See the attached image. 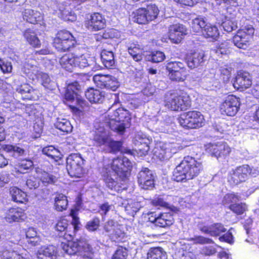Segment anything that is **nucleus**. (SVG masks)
I'll list each match as a JSON object with an SVG mask.
<instances>
[{"label": "nucleus", "mask_w": 259, "mask_h": 259, "mask_svg": "<svg viewBox=\"0 0 259 259\" xmlns=\"http://www.w3.org/2000/svg\"><path fill=\"white\" fill-rule=\"evenodd\" d=\"M41 82V84L46 88L50 90H53L55 83L52 81L48 74L43 72L39 73L38 78L36 79Z\"/></svg>", "instance_id": "45"}, {"label": "nucleus", "mask_w": 259, "mask_h": 259, "mask_svg": "<svg viewBox=\"0 0 259 259\" xmlns=\"http://www.w3.org/2000/svg\"><path fill=\"white\" fill-rule=\"evenodd\" d=\"M0 257L2 259H26L16 251L7 248V247H0Z\"/></svg>", "instance_id": "39"}, {"label": "nucleus", "mask_w": 259, "mask_h": 259, "mask_svg": "<svg viewBox=\"0 0 259 259\" xmlns=\"http://www.w3.org/2000/svg\"><path fill=\"white\" fill-rule=\"evenodd\" d=\"M68 200L66 196L62 194H58L55 198V206L58 211H62L66 209Z\"/></svg>", "instance_id": "46"}, {"label": "nucleus", "mask_w": 259, "mask_h": 259, "mask_svg": "<svg viewBox=\"0 0 259 259\" xmlns=\"http://www.w3.org/2000/svg\"><path fill=\"white\" fill-rule=\"evenodd\" d=\"M3 149L7 152L13 153L14 154L16 153L18 156L22 155L24 153V150L17 146L6 145L4 146Z\"/></svg>", "instance_id": "56"}, {"label": "nucleus", "mask_w": 259, "mask_h": 259, "mask_svg": "<svg viewBox=\"0 0 259 259\" xmlns=\"http://www.w3.org/2000/svg\"><path fill=\"white\" fill-rule=\"evenodd\" d=\"M255 84L252 91V94L256 98H259V67L256 70V76Z\"/></svg>", "instance_id": "64"}, {"label": "nucleus", "mask_w": 259, "mask_h": 259, "mask_svg": "<svg viewBox=\"0 0 259 259\" xmlns=\"http://www.w3.org/2000/svg\"><path fill=\"white\" fill-rule=\"evenodd\" d=\"M231 42L232 41L230 40L224 41L219 46L217 50H213L212 51L216 53L218 56L220 54H226L227 53V49L230 47Z\"/></svg>", "instance_id": "57"}, {"label": "nucleus", "mask_w": 259, "mask_h": 259, "mask_svg": "<svg viewBox=\"0 0 259 259\" xmlns=\"http://www.w3.org/2000/svg\"><path fill=\"white\" fill-rule=\"evenodd\" d=\"M152 139L145 135L138 134L136 137L135 144L138 146L136 151L140 156L146 155L150 149Z\"/></svg>", "instance_id": "25"}, {"label": "nucleus", "mask_w": 259, "mask_h": 259, "mask_svg": "<svg viewBox=\"0 0 259 259\" xmlns=\"http://www.w3.org/2000/svg\"><path fill=\"white\" fill-rule=\"evenodd\" d=\"M202 169L201 162L187 156L174 169L172 179L177 182L192 180L198 176Z\"/></svg>", "instance_id": "3"}, {"label": "nucleus", "mask_w": 259, "mask_h": 259, "mask_svg": "<svg viewBox=\"0 0 259 259\" xmlns=\"http://www.w3.org/2000/svg\"><path fill=\"white\" fill-rule=\"evenodd\" d=\"M17 91L21 94L23 98L28 100H36L39 97V92L33 89L28 83L21 85L17 89Z\"/></svg>", "instance_id": "28"}, {"label": "nucleus", "mask_w": 259, "mask_h": 259, "mask_svg": "<svg viewBox=\"0 0 259 259\" xmlns=\"http://www.w3.org/2000/svg\"><path fill=\"white\" fill-rule=\"evenodd\" d=\"M187 33L186 28L182 24H176L169 26L168 29L169 39L175 44L180 42L183 37Z\"/></svg>", "instance_id": "21"}, {"label": "nucleus", "mask_w": 259, "mask_h": 259, "mask_svg": "<svg viewBox=\"0 0 259 259\" xmlns=\"http://www.w3.org/2000/svg\"><path fill=\"white\" fill-rule=\"evenodd\" d=\"M26 185L30 189H35L40 185L39 179L36 176L35 170L31 172L26 181Z\"/></svg>", "instance_id": "53"}, {"label": "nucleus", "mask_w": 259, "mask_h": 259, "mask_svg": "<svg viewBox=\"0 0 259 259\" xmlns=\"http://www.w3.org/2000/svg\"><path fill=\"white\" fill-rule=\"evenodd\" d=\"M240 106L239 98L233 95L227 96L220 106V111L223 115L233 116L238 111Z\"/></svg>", "instance_id": "13"}, {"label": "nucleus", "mask_w": 259, "mask_h": 259, "mask_svg": "<svg viewBox=\"0 0 259 259\" xmlns=\"http://www.w3.org/2000/svg\"><path fill=\"white\" fill-rule=\"evenodd\" d=\"M93 80L98 87L113 91H116L119 87L117 79L110 75L96 74L93 77Z\"/></svg>", "instance_id": "16"}, {"label": "nucleus", "mask_w": 259, "mask_h": 259, "mask_svg": "<svg viewBox=\"0 0 259 259\" xmlns=\"http://www.w3.org/2000/svg\"><path fill=\"white\" fill-rule=\"evenodd\" d=\"M248 165H243L231 170L229 172L228 181L232 185H238L245 182L248 177Z\"/></svg>", "instance_id": "17"}, {"label": "nucleus", "mask_w": 259, "mask_h": 259, "mask_svg": "<svg viewBox=\"0 0 259 259\" xmlns=\"http://www.w3.org/2000/svg\"><path fill=\"white\" fill-rule=\"evenodd\" d=\"M198 228L202 233L213 237L218 236L226 231V229L221 223H214L210 225L201 223L198 225Z\"/></svg>", "instance_id": "26"}, {"label": "nucleus", "mask_w": 259, "mask_h": 259, "mask_svg": "<svg viewBox=\"0 0 259 259\" xmlns=\"http://www.w3.org/2000/svg\"><path fill=\"white\" fill-rule=\"evenodd\" d=\"M108 142L104 146L107 147L110 152H115L119 150L121 146V143L120 142L112 140L110 137Z\"/></svg>", "instance_id": "59"}, {"label": "nucleus", "mask_w": 259, "mask_h": 259, "mask_svg": "<svg viewBox=\"0 0 259 259\" xmlns=\"http://www.w3.org/2000/svg\"><path fill=\"white\" fill-rule=\"evenodd\" d=\"M42 152L55 161H58L61 158L62 155L60 152L53 146L44 147L42 150Z\"/></svg>", "instance_id": "42"}, {"label": "nucleus", "mask_w": 259, "mask_h": 259, "mask_svg": "<svg viewBox=\"0 0 259 259\" xmlns=\"http://www.w3.org/2000/svg\"><path fill=\"white\" fill-rule=\"evenodd\" d=\"M229 209L237 215L242 214L247 210V206L244 203H237L231 204Z\"/></svg>", "instance_id": "55"}, {"label": "nucleus", "mask_w": 259, "mask_h": 259, "mask_svg": "<svg viewBox=\"0 0 259 259\" xmlns=\"http://www.w3.org/2000/svg\"><path fill=\"white\" fill-rule=\"evenodd\" d=\"M3 106L6 108H9V110L12 111H17L19 109H24L26 107L25 105L16 100L9 103L4 102Z\"/></svg>", "instance_id": "54"}, {"label": "nucleus", "mask_w": 259, "mask_h": 259, "mask_svg": "<svg viewBox=\"0 0 259 259\" xmlns=\"http://www.w3.org/2000/svg\"><path fill=\"white\" fill-rule=\"evenodd\" d=\"M254 33V29L251 26L245 27L244 29L239 30L233 38L234 45L240 49H245Z\"/></svg>", "instance_id": "14"}, {"label": "nucleus", "mask_w": 259, "mask_h": 259, "mask_svg": "<svg viewBox=\"0 0 259 259\" xmlns=\"http://www.w3.org/2000/svg\"><path fill=\"white\" fill-rule=\"evenodd\" d=\"M104 229L112 236V238L114 239L115 241H121L120 238L124 236V234L120 230L116 229L115 223L112 220L109 221L107 222L105 225Z\"/></svg>", "instance_id": "35"}, {"label": "nucleus", "mask_w": 259, "mask_h": 259, "mask_svg": "<svg viewBox=\"0 0 259 259\" xmlns=\"http://www.w3.org/2000/svg\"><path fill=\"white\" fill-rule=\"evenodd\" d=\"M148 22L156 19L159 14V10L155 5H150L145 8H143Z\"/></svg>", "instance_id": "47"}, {"label": "nucleus", "mask_w": 259, "mask_h": 259, "mask_svg": "<svg viewBox=\"0 0 259 259\" xmlns=\"http://www.w3.org/2000/svg\"><path fill=\"white\" fill-rule=\"evenodd\" d=\"M23 36L28 44L34 48H39L40 41L35 33L30 29H26L23 33Z\"/></svg>", "instance_id": "38"}, {"label": "nucleus", "mask_w": 259, "mask_h": 259, "mask_svg": "<svg viewBox=\"0 0 259 259\" xmlns=\"http://www.w3.org/2000/svg\"><path fill=\"white\" fill-rule=\"evenodd\" d=\"M110 132L104 126L100 125L93 132L92 140L94 146L101 147L105 146L109 142Z\"/></svg>", "instance_id": "19"}, {"label": "nucleus", "mask_w": 259, "mask_h": 259, "mask_svg": "<svg viewBox=\"0 0 259 259\" xmlns=\"http://www.w3.org/2000/svg\"><path fill=\"white\" fill-rule=\"evenodd\" d=\"M91 58L88 54H81L76 51L65 54L59 60L61 67L69 71H72L73 67H87L91 64Z\"/></svg>", "instance_id": "5"}, {"label": "nucleus", "mask_w": 259, "mask_h": 259, "mask_svg": "<svg viewBox=\"0 0 259 259\" xmlns=\"http://www.w3.org/2000/svg\"><path fill=\"white\" fill-rule=\"evenodd\" d=\"M74 36L68 31L63 30L59 31L54 39L53 45L58 51L69 50L75 44Z\"/></svg>", "instance_id": "11"}, {"label": "nucleus", "mask_w": 259, "mask_h": 259, "mask_svg": "<svg viewBox=\"0 0 259 259\" xmlns=\"http://www.w3.org/2000/svg\"><path fill=\"white\" fill-rule=\"evenodd\" d=\"M204 54L203 52H196L189 54L186 58L188 66L193 69L198 67L204 61Z\"/></svg>", "instance_id": "29"}, {"label": "nucleus", "mask_w": 259, "mask_h": 259, "mask_svg": "<svg viewBox=\"0 0 259 259\" xmlns=\"http://www.w3.org/2000/svg\"><path fill=\"white\" fill-rule=\"evenodd\" d=\"M57 250L55 246L49 245L42 247L37 252L38 259H56Z\"/></svg>", "instance_id": "30"}, {"label": "nucleus", "mask_w": 259, "mask_h": 259, "mask_svg": "<svg viewBox=\"0 0 259 259\" xmlns=\"http://www.w3.org/2000/svg\"><path fill=\"white\" fill-rule=\"evenodd\" d=\"M128 51L135 61L138 62L142 59V51L139 45H133L128 47Z\"/></svg>", "instance_id": "49"}, {"label": "nucleus", "mask_w": 259, "mask_h": 259, "mask_svg": "<svg viewBox=\"0 0 259 259\" xmlns=\"http://www.w3.org/2000/svg\"><path fill=\"white\" fill-rule=\"evenodd\" d=\"M205 28L203 29L202 34L207 38L216 39L219 35V32L217 27L208 23Z\"/></svg>", "instance_id": "43"}, {"label": "nucleus", "mask_w": 259, "mask_h": 259, "mask_svg": "<svg viewBox=\"0 0 259 259\" xmlns=\"http://www.w3.org/2000/svg\"><path fill=\"white\" fill-rule=\"evenodd\" d=\"M127 256V250L123 247L118 248L113 255L112 259H126Z\"/></svg>", "instance_id": "61"}, {"label": "nucleus", "mask_w": 259, "mask_h": 259, "mask_svg": "<svg viewBox=\"0 0 259 259\" xmlns=\"http://www.w3.org/2000/svg\"><path fill=\"white\" fill-rule=\"evenodd\" d=\"M56 128L65 133H70L72 131L73 126L70 122L66 118L58 117L54 123Z\"/></svg>", "instance_id": "41"}, {"label": "nucleus", "mask_w": 259, "mask_h": 259, "mask_svg": "<svg viewBox=\"0 0 259 259\" xmlns=\"http://www.w3.org/2000/svg\"><path fill=\"white\" fill-rule=\"evenodd\" d=\"M138 182L140 187L148 190L154 186V176L152 172L147 168H144L138 175Z\"/></svg>", "instance_id": "20"}, {"label": "nucleus", "mask_w": 259, "mask_h": 259, "mask_svg": "<svg viewBox=\"0 0 259 259\" xmlns=\"http://www.w3.org/2000/svg\"><path fill=\"white\" fill-rule=\"evenodd\" d=\"M35 174L45 185L53 184L56 181V177L38 167L35 169Z\"/></svg>", "instance_id": "37"}, {"label": "nucleus", "mask_w": 259, "mask_h": 259, "mask_svg": "<svg viewBox=\"0 0 259 259\" xmlns=\"http://www.w3.org/2000/svg\"><path fill=\"white\" fill-rule=\"evenodd\" d=\"M21 70L26 76L33 81L38 78L39 73L40 72L37 66L28 62H25Z\"/></svg>", "instance_id": "31"}, {"label": "nucleus", "mask_w": 259, "mask_h": 259, "mask_svg": "<svg viewBox=\"0 0 259 259\" xmlns=\"http://www.w3.org/2000/svg\"><path fill=\"white\" fill-rule=\"evenodd\" d=\"M106 20L104 17L99 13H94L86 21L85 26L89 30L98 31L104 28Z\"/></svg>", "instance_id": "22"}, {"label": "nucleus", "mask_w": 259, "mask_h": 259, "mask_svg": "<svg viewBox=\"0 0 259 259\" xmlns=\"http://www.w3.org/2000/svg\"><path fill=\"white\" fill-rule=\"evenodd\" d=\"M132 167V163L124 156L113 159L110 166L105 165L103 169L104 181L106 186L111 190L118 192L121 187L119 185L117 177L124 182L129 175L128 170Z\"/></svg>", "instance_id": "1"}, {"label": "nucleus", "mask_w": 259, "mask_h": 259, "mask_svg": "<svg viewBox=\"0 0 259 259\" xmlns=\"http://www.w3.org/2000/svg\"><path fill=\"white\" fill-rule=\"evenodd\" d=\"M206 151L217 158H225L230 154L231 148L228 145L224 142L217 144H210L207 146Z\"/></svg>", "instance_id": "18"}, {"label": "nucleus", "mask_w": 259, "mask_h": 259, "mask_svg": "<svg viewBox=\"0 0 259 259\" xmlns=\"http://www.w3.org/2000/svg\"><path fill=\"white\" fill-rule=\"evenodd\" d=\"M66 168L71 177L81 178L84 174V160L80 155H70L66 159Z\"/></svg>", "instance_id": "10"}, {"label": "nucleus", "mask_w": 259, "mask_h": 259, "mask_svg": "<svg viewBox=\"0 0 259 259\" xmlns=\"http://www.w3.org/2000/svg\"><path fill=\"white\" fill-rule=\"evenodd\" d=\"M148 259H167V254L160 247L151 248L147 254Z\"/></svg>", "instance_id": "44"}, {"label": "nucleus", "mask_w": 259, "mask_h": 259, "mask_svg": "<svg viewBox=\"0 0 259 259\" xmlns=\"http://www.w3.org/2000/svg\"><path fill=\"white\" fill-rule=\"evenodd\" d=\"M240 200V197L234 193H228L225 195L223 200L224 205L229 207L231 204L236 203Z\"/></svg>", "instance_id": "50"}, {"label": "nucleus", "mask_w": 259, "mask_h": 259, "mask_svg": "<svg viewBox=\"0 0 259 259\" xmlns=\"http://www.w3.org/2000/svg\"><path fill=\"white\" fill-rule=\"evenodd\" d=\"M80 87L77 82H74L68 85L65 94V99L67 102L75 101L76 105H70L69 107L73 112L82 116L83 112L88 108L87 102L80 96Z\"/></svg>", "instance_id": "4"}, {"label": "nucleus", "mask_w": 259, "mask_h": 259, "mask_svg": "<svg viewBox=\"0 0 259 259\" xmlns=\"http://www.w3.org/2000/svg\"><path fill=\"white\" fill-rule=\"evenodd\" d=\"M232 9L228 7L225 11L226 13L217 14V18L219 23H221L224 30L230 32L237 28V20L235 18V14L231 13Z\"/></svg>", "instance_id": "15"}, {"label": "nucleus", "mask_w": 259, "mask_h": 259, "mask_svg": "<svg viewBox=\"0 0 259 259\" xmlns=\"http://www.w3.org/2000/svg\"><path fill=\"white\" fill-rule=\"evenodd\" d=\"M10 194L12 200L15 202L25 203L28 201L26 193L16 187L10 189Z\"/></svg>", "instance_id": "33"}, {"label": "nucleus", "mask_w": 259, "mask_h": 259, "mask_svg": "<svg viewBox=\"0 0 259 259\" xmlns=\"http://www.w3.org/2000/svg\"><path fill=\"white\" fill-rule=\"evenodd\" d=\"M165 57V55L163 52L156 51L152 54L151 60L153 62L158 63L164 60Z\"/></svg>", "instance_id": "63"}, {"label": "nucleus", "mask_w": 259, "mask_h": 259, "mask_svg": "<svg viewBox=\"0 0 259 259\" xmlns=\"http://www.w3.org/2000/svg\"><path fill=\"white\" fill-rule=\"evenodd\" d=\"M184 146L177 143L157 142L153 149V155L161 161L169 159L174 154L182 150Z\"/></svg>", "instance_id": "7"}, {"label": "nucleus", "mask_w": 259, "mask_h": 259, "mask_svg": "<svg viewBox=\"0 0 259 259\" xmlns=\"http://www.w3.org/2000/svg\"><path fill=\"white\" fill-rule=\"evenodd\" d=\"M133 21L139 24H145L148 22L143 8L139 9L134 13Z\"/></svg>", "instance_id": "52"}, {"label": "nucleus", "mask_w": 259, "mask_h": 259, "mask_svg": "<svg viewBox=\"0 0 259 259\" xmlns=\"http://www.w3.org/2000/svg\"><path fill=\"white\" fill-rule=\"evenodd\" d=\"M179 122L186 129H195L203 126L205 119L200 112L190 111L182 114L179 118Z\"/></svg>", "instance_id": "8"}, {"label": "nucleus", "mask_w": 259, "mask_h": 259, "mask_svg": "<svg viewBox=\"0 0 259 259\" xmlns=\"http://www.w3.org/2000/svg\"><path fill=\"white\" fill-rule=\"evenodd\" d=\"M166 69L171 80L183 81L186 79L187 72L184 63L179 61L170 62L167 64Z\"/></svg>", "instance_id": "12"}, {"label": "nucleus", "mask_w": 259, "mask_h": 259, "mask_svg": "<svg viewBox=\"0 0 259 259\" xmlns=\"http://www.w3.org/2000/svg\"><path fill=\"white\" fill-rule=\"evenodd\" d=\"M164 104L165 107L171 110L182 111L190 107L191 100L186 93L180 92L166 95Z\"/></svg>", "instance_id": "6"}, {"label": "nucleus", "mask_w": 259, "mask_h": 259, "mask_svg": "<svg viewBox=\"0 0 259 259\" xmlns=\"http://www.w3.org/2000/svg\"><path fill=\"white\" fill-rule=\"evenodd\" d=\"M149 215V222L153 223L156 226L165 228L173 223L172 216L169 213H162L158 217L154 215L153 213H151Z\"/></svg>", "instance_id": "23"}, {"label": "nucleus", "mask_w": 259, "mask_h": 259, "mask_svg": "<svg viewBox=\"0 0 259 259\" xmlns=\"http://www.w3.org/2000/svg\"><path fill=\"white\" fill-rule=\"evenodd\" d=\"M0 68L3 73L7 74L12 72L13 67L11 62L0 58Z\"/></svg>", "instance_id": "58"}, {"label": "nucleus", "mask_w": 259, "mask_h": 259, "mask_svg": "<svg viewBox=\"0 0 259 259\" xmlns=\"http://www.w3.org/2000/svg\"><path fill=\"white\" fill-rule=\"evenodd\" d=\"M26 238L29 239L28 242L32 245L36 246L40 242V238L37 236V232L35 229L33 228H29L26 232Z\"/></svg>", "instance_id": "48"}, {"label": "nucleus", "mask_w": 259, "mask_h": 259, "mask_svg": "<svg viewBox=\"0 0 259 259\" xmlns=\"http://www.w3.org/2000/svg\"><path fill=\"white\" fill-rule=\"evenodd\" d=\"M191 240L193 241L194 243L201 244H209L213 242L212 239L204 237L202 236H196L192 238Z\"/></svg>", "instance_id": "62"}, {"label": "nucleus", "mask_w": 259, "mask_h": 259, "mask_svg": "<svg viewBox=\"0 0 259 259\" xmlns=\"http://www.w3.org/2000/svg\"><path fill=\"white\" fill-rule=\"evenodd\" d=\"M99 219L98 218H94L87 223L85 228L89 231L93 232L96 231L99 228Z\"/></svg>", "instance_id": "60"}, {"label": "nucleus", "mask_w": 259, "mask_h": 259, "mask_svg": "<svg viewBox=\"0 0 259 259\" xmlns=\"http://www.w3.org/2000/svg\"><path fill=\"white\" fill-rule=\"evenodd\" d=\"M128 112L122 108H118L114 112L108 115V126L114 131L122 134L125 128V121L129 119L127 116Z\"/></svg>", "instance_id": "9"}, {"label": "nucleus", "mask_w": 259, "mask_h": 259, "mask_svg": "<svg viewBox=\"0 0 259 259\" xmlns=\"http://www.w3.org/2000/svg\"><path fill=\"white\" fill-rule=\"evenodd\" d=\"M68 222L66 219H60L55 226L56 230L60 233H63L62 236L68 240L67 243L63 245L62 249L64 251L69 254L74 255L78 253L84 259L92 258V249L90 245L83 240L70 241L72 239V235L68 234ZM62 236V234H59Z\"/></svg>", "instance_id": "2"}, {"label": "nucleus", "mask_w": 259, "mask_h": 259, "mask_svg": "<svg viewBox=\"0 0 259 259\" xmlns=\"http://www.w3.org/2000/svg\"><path fill=\"white\" fill-rule=\"evenodd\" d=\"M33 165V162L31 160L23 159L20 161L15 168L20 173L24 174L26 172L25 170L31 168Z\"/></svg>", "instance_id": "51"}, {"label": "nucleus", "mask_w": 259, "mask_h": 259, "mask_svg": "<svg viewBox=\"0 0 259 259\" xmlns=\"http://www.w3.org/2000/svg\"><path fill=\"white\" fill-rule=\"evenodd\" d=\"M207 24V19L205 17H198L192 20L191 27L194 32L202 33Z\"/></svg>", "instance_id": "36"}, {"label": "nucleus", "mask_w": 259, "mask_h": 259, "mask_svg": "<svg viewBox=\"0 0 259 259\" xmlns=\"http://www.w3.org/2000/svg\"><path fill=\"white\" fill-rule=\"evenodd\" d=\"M252 81L249 74L242 72L237 74L233 82V86L237 90L245 89L250 87Z\"/></svg>", "instance_id": "27"}, {"label": "nucleus", "mask_w": 259, "mask_h": 259, "mask_svg": "<svg viewBox=\"0 0 259 259\" xmlns=\"http://www.w3.org/2000/svg\"><path fill=\"white\" fill-rule=\"evenodd\" d=\"M87 99L91 103H101L103 101L104 95L102 92L94 88L89 89L85 93Z\"/></svg>", "instance_id": "34"}, {"label": "nucleus", "mask_w": 259, "mask_h": 259, "mask_svg": "<svg viewBox=\"0 0 259 259\" xmlns=\"http://www.w3.org/2000/svg\"><path fill=\"white\" fill-rule=\"evenodd\" d=\"M23 18L24 20L32 24L37 23L43 19V16L39 12L30 9L24 11Z\"/></svg>", "instance_id": "32"}, {"label": "nucleus", "mask_w": 259, "mask_h": 259, "mask_svg": "<svg viewBox=\"0 0 259 259\" xmlns=\"http://www.w3.org/2000/svg\"><path fill=\"white\" fill-rule=\"evenodd\" d=\"M26 218L24 210L20 207L10 208L5 214V220L10 223L23 221Z\"/></svg>", "instance_id": "24"}, {"label": "nucleus", "mask_w": 259, "mask_h": 259, "mask_svg": "<svg viewBox=\"0 0 259 259\" xmlns=\"http://www.w3.org/2000/svg\"><path fill=\"white\" fill-rule=\"evenodd\" d=\"M101 57L103 63L106 68H111L114 66L115 60L113 52L103 50L101 53Z\"/></svg>", "instance_id": "40"}]
</instances>
